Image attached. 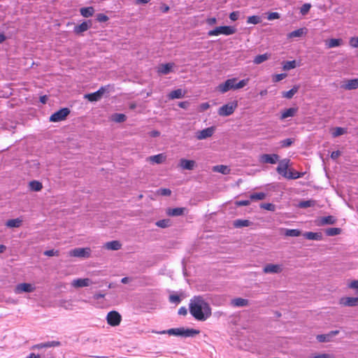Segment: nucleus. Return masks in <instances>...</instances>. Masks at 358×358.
Returning a JSON list of instances; mask_svg holds the SVG:
<instances>
[{
  "label": "nucleus",
  "instance_id": "c85d7f7f",
  "mask_svg": "<svg viewBox=\"0 0 358 358\" xmlns=\"http://www.w3.org/2000/svg\"><path fill=\"white\" fill-rule=\"evenodd\" d=\"M306 34V28H300L299 29L294 30L288 34L287 37L289 38H296V37H301Z\"/></svg>",
  "mask_w": 358,
  "mask_h": 358
},
{
  "label": "nucleus",
  "instance_id": "3c124183",
  "mask_svg": "<svg viewBox=\"0 0 358 358\" xmlns=\"http://www.w3.org/2000/svg\"><path fill=\"white\" fill-rule=\"evenodd\" d=\"M311 6L309 3H304L301 7L300 12L303 15H306L310 10Z\"/></svg>",
  "mask_w": 358,
  "mask_h": 358
},
{
  "label": "nucleus",
  "instance_id": "ddd939ff",
  "mask_svg": "<svg viewBox=\"0 0 358 358\" xmlns=\"http://www.w3.org/2000/svg\"><path fill=\"white\" fill-rule=\"evenodd\" d=\"M215 132V127H210L196 133V137L198 140H203L209 138L213 135Z\"/></svg>",
  "mask_w": 358,
  "mask_h": 358
},
{
  "label": "nucleus",
  "instance_id": "20e7f679",
  "mask_svg": "<svg viewBox=\"0 0 358 358\" xmlns=\"http://www.w3.org/2000/svg\"><path fill=\"white\" fill-rule=\"evenodd\" d=\"M236 29L234 27L221 26V27H217L214 29L209 31L208 33V35L210 36H219L220 34L229 36V35L234 34L236 32Z\"/></svg>",
  "mask_w": 358,
  "mask_h": 358
},
{
  "label": "nucleus",
  "instance_id": "8fccbe9b",
  "mask_svg": "<svg viewBox=\"0 0 358 358\" xmlns=\"http://www.w3.org/2000/svg\"><path fill=\"white\" fill-rule=\"evenodd\" d=\"M302 176L298 171H289L287 179H297Z\"/></svg>",
  "mask_w": 358,
  "mask_h": 358
},
{
  "label": "nucleus",
  "instance_id": "2eb2a0df",
  "mask_svg": "<svg viewBox=\"0 0 358 358\" xmlns=\"http://www.w3.org/2000/svg\"><path fill=\"white\" fill-rule=\"evenodd\" d=\"M196 165L194 160H189L186 159H181L179 162V166L184 170H193Z\"/></svg>",
  "mask_w": 358,
  "mask_h": 358
},
{
  "label": "nucleus",
  "instance_id": "a211bd4d",
  "mask_svg": "<svg viewBox=\"0 0 358 358\" xmlns=\"http://www.w3.org/2000/svg\"><path fill=\"white\" fill-rule=\"evenodd\" d=\"M342 87L347 90H352L358 88V78L348 80Z\"/></svg>",
  "mask_w": 358,
  "mask_h": 358
},
{
  "label": "nucleus",
  "instance_id": "c756f323",
  "mask_svg": "<svg viewBox=\"0 0 358 358\" xmlns=\"http://www.w3.org/2000/svg\"><path fill=\"white\" fill-rule=\"evenodd\" d=\"M213 171L215 172L221 173L224 175H227L230 173V169L227 166L217 165L213 167Z\"/></svg>",
  "mask_w": 358,
  "mask_h": 358
},
{
  "label": "nucleus",
  "instance_id": "cd10ccee",
  "mask_svg": "<svg viewBox=\"0 0 358 358\" xmlns=\"http://www.w3.org/2000/svg\"><path fill=\"white\" fill-rule=\"evenodd\" d=\"M185 92L182 90L178 89L171 92L169 94V98L170 99H180L185 96Z\"/></svg>",
  "mask_w": 358,
  "mask_h": 358
},
{
  "label": "nucleus",
  "instance_id": "a18cd8bd",
  "mask_svg": "<svg viewBox=\"0 0 358 358\" xmlns=\"http://www.w3.org/2000/svg\"><path fill=\"white\" fill-rule=\"evenodd\" d=\"M341 229L340 228H328L326 229L325 233L329 236H334L341 234Z\"/></svg>",
  "mask_w": 358,
  "mask_h": 358
},
{
  "label": "nucleus",
  "instance_id": "c03bdc74",
  "mask_svg": "<svg viewBox=\"0 0 358 358\" xmlns=\"http://www.w3.org/2000/svg\"><path fill=\"white\" fill-rule=\"evenodd\" d=\"M347 132L346 129L342 127H336L333 129L331 134L332 136L336 138L341 136Z\"/></svg>",
  "mask_w": 358,
  "mask_h": 358
},
{
  "label": "nucleus",
  "instance_id": "aec40b11",
  "mask_svg": "<svg viewBox=\"0 0 358 358\" xmlns=\"http://www.w3.org/2000/svg\"><path fill=\"white\" fill-rule=\"evenodd\" d=\"M341 303L345 306H355L358 303L357 297H345L341 299Z\"/></svg>",
  "mask_w": 358,
  "mask_h": 358
},
{
  "label": "nucleus",
  "instance_id": "39448f33",
  "mask_svg": "<svg viewBox=\"0 0 358 358\" xmlns=\"http://www.w3.org/2000/svg\"><path fill=\"white\" fill-rule=\"evenodd\" d=\"M69 256L80 258H89L91 255L90 248H77L69 252Z\"/></svg>",
  "mask_w": 358,
  "mask_h": 358
},
{
  "label": "nucleus",
  "instance_id": "69168bd1",
  "mask_svg": "<svg viewBox=\"0 0 358 358\" xmlns=\"http://www.w3.org/2000/svg\"><path fill=\"white\" fill-rule=\"evenodd\" d=\"M160 194L163 196H169L171 194V191L169 189H159Z\"/></svg>",
  "mask_w": 358,
  "mask_h": 358
},
{
  "label": "nucleus",
  "instance_id": "79ce46f5",
  "mask_svg": "<svg viewBox=\"0 0 358 358\" xmlns=\"http://www.w3.org/2000/svg\"><path fill=\"white\" fill-rule=\"evenodd\" d=\"M112 120L115 122H123L126 120L127 117L122 113H115L112 115Z\"/></svg>",
  "mask_w": 358,
  "mask_h": 358
},
{
  "label": "nucleus",
  "instance_id": "412c9836",
  "mask_svg": "<svg viewBox=\"0 0 358 358\" xmlns=\"http://www.w3.org/2000/svg\"><path fill=\"white\" fill-rule=\"evenodd\" d=\"M174 64L172 63L162 64L158 66L157 71L161 74H168L171 72Z\"/></svg>",
  "mask_w": 358,
  "mask_h": 358
},
{
  "label": "nucleus",
  "instance_id": "37998d69",
  "mask_svg": "<svg viewBox=\"0 0 358 358\" xmlns=\"http://www.w3.org/2000/svg\"><path fill=\"white\" fill-rule=\"evenodd\" d=\"M29 186L31 190L36 192L40 191L43 187L42 184L36 180L31 181L29 184Z\"/></svg>",
  "mask_w": 358,
  "mask_h": 358
},
{
  "label": "nucleus",
  "instance_id": "864d4df0",
  "mask_svg": "<svg viewBox=\"0 0 358 358\" xmlns=\"http://www.w3.org/2000/svg\"><path fill=\"white\" fill-rule=\"evenodd\" d=\"M287 77L286 73L275 74L273 76V82H279Z\"/></svg>",
  "mask_w": 358,
  "mask_h": 358
},
{
  "label": "nucleus",
  "instance_id": "6ab92c4d",
  "mask_svg": "<svg viewBox=\"0 0 358 358\" xmlns=\"http://www.w3.org/2000/svg\"><path fill=\"white\" fill-rule=\"evenodd\" d=\"M338 333V331H332L327 334H320L317 336V340L321 343L329 342L331 341V338L336 335Z\"/></svg>",
  "mask_w": 358,
  "mask_h": 358
},
{
  "label": "nucleus",
  "instance_id": "052dcab7",
  "mask_svg": "<svg viewBox=\"0 0 358 358\" xmlns=\"http://www.w3.org/2000/svg\"><path fill=\"white\" fill-rule=\"evenodd\" d=\"M239 17V12L238 11H234L230 13L229 18L232 21H236Z\"/></svg>",
  "mask_w": 358,
  "mask_h": 358
},
{
  "label": "nucleus",
  "instance_id": "5701e85b",
  "mask_svg": "<svg viewBox=\"0 0 358 358\" xmlns=\"http://www.w3.org/2000/svg\"><path fill=\"white\" fill-rule=\"evenodd\" d=\"M303 236L308 240H316V241H320L322 238V234L319 232H305Z\"/></svg>",
  "mask_w": 358,
  "mask_h": 358
},
{
  "label": "nucleus",
  "instance_id": "4d7b16f0",
  "mask_svg": "<svg viewBox=\"0 0 358 358\" xmlns=\"http://www.w3.org/2000/svg\"><path fill=\"white\" fill-rule=\"evenodd\" d=\"M96 19L100 22H105L108 20V17L105 14L99 13L97 15Z\"/></svg>",
  "mask_w": 358,
  "mask_h": 358
},
{
  "label": "nucleus",
  "instance_id": "473e14b6",
  "mask_svg": "<svg viewBox=\"0 0 358 358\" xmlns=\"http://www.w3.org/2000/svg\"><path fill=\"white\" fill-rule=\"evenodd\" d=\"M184 210V208H169L166 213L169 216H179L183 214Z\"/></svg>",
  "mask_w": 358,
  "mask_h": 358
},
{
  "label": "nucleus",
  "instance_id": "5fc2aeb1",
  "mask_svg": "<svg viewBox=\"0 0 358 358\" xmlns=\"http://www.w3.org/2000/svg\"><path fill=\"white\" fill-rule=\"evenodd\" d=\"M262 208L265 210H270V211H273V210H275V206L270 203H263L262 205Z\"/></svg>",
  "mask_w": 358,
  "mask_h": 358
},
{
  "label": "nucleus",
  "instance_id": "a878e982",
  "mask_svg": "<svg viewBox=\"0 0 358 358\" xmlns=\"http://www.w3.org/2000/svg\"><path fill=\"white\" fill-rule=\"evenodd\" d=\"M22 222V220L20 218L8 220L6 222V226L8 228H17L20 227Z\"/></svg>",
  "mask_w": 358,
  "mask_h": 358
},
{
  "label": "nucleus",
  "instance_id": "b1692460",
  "mask_svg": "<svg viewBox=\"0 0 358 358\" xmlns=\"http://www.w3.org/2000/svg\"><path fill=\"white\" fill-rule=\"evenodd\" d=\"M166 159V157L164 153L152 155L149 157L150 162L157 164L163 163Z\"/></svg>",
  "mask_w": 358,
  "mask_h": 358
},
{
  "label": "nucleus",
  "instance_id": "f03ea898",
  "mask_svg": "<svg viewBox=\"0 0 358 358\" xmlns=\"http://www.w3.org/2000/svg\"><path fill=\"white\" fill-rule=\"evenodd\" d=\"M237 78H233L227 80L224 83L220 84L217 90L221 93H225L229 90H236L244 87L249 82V78L243 79L236 83Z\"/></svg>",
  "mask_w": 358,
  "mask_h": 358
},
{
  "label": "nucleus",
  "instance_id": "6e6d98bb",
  "mask_svg": "<svg viewBox=\"0 0 358 358\" xmlns=\"http://www.w3.org/2000/svg\"><path fill=\"white\" fill-rule=\"evenodd\" d=\"M169 301L172 303L178 304L180 302V299L178 295H171Z\"/></svg>",
  "mask_w": 358,
  "mask_h": 358
},
{
  "label": "nucleus",
  "instance_id": "e2e57ef3",
  "mask_svg": "<svg viewBox=\"0 0 358 358\" xmlns=\"http://www.w3.org/2000/svg\"><path fill=\"white\" fill-rule=\"evenodd\" d=\"M44 255L48 257H52L55 255H58V251H55L54 250H49L44 252Z\"/></svg>",
  "mask_w": 358,
  "mask_h": 358
},
{
  "label": "nucleus",
  "instance_id": "f704fd0d",
  "mask_svg": "<svg viewBox=\"0 0 358 358\" xmlns=\"http://www.w3.org/2000/svg\"><path fill=\"white\" fill-rule=\"evenodd\" d=\"M299 86L294 85L290 90L282 92V96L286 99H292L294 95L298 92Z\"/></svg>",
  "mask_w": 358,
  "mask_h": 358
},
{
  "label": "nucleus",
  "instance_id": "f257e3e1",
  "mask_svg": "<svg viewBox=\"0 0 358 358\" xmlns=\"http://www.w3.org/2000/svg\"><path fill=\"white\" fill-rule=\"evenodd\" d=\"M189 311L192 316L200 321H205L211 315V309L201 296L194 297L189 303Z\"/></svg>",
  "mask_w": 358,
  "mask_h": 358
},
{
  "label": "nucleus",
  "instance_id": "0e129e2a",
  "mask_svg": "<svg viewBox=\"0 0 358 358\" xmlns=\"http://www.w3.org/2000/svg\"><path fill=\"white\" fill-rule=\"evenodd\" d=\"M210 108V104L208 102L202 103L199 106V110L201 112L205 111Z\"/></svg>",
  "mask_w": 358,
  "mask_h": 358
},
{
  "label": "nucleus",
  "instance_id": "72a5a7b5",
  "mask_svg": "<svg viewBox=\"0 0 358 358\" xmlns=\"http://www.w3.org/2000/svg\"><path fill=\"white\" fill-rule=\"evenodd\" d=\"M80 14L85 17H89L93 15L94 9L93 7H84L80 10Z\"/></svg>",
  "mask_w": 358,
  "mask_h": 358
},
{
  "label": "nucleus",
  "instance_id": "f3484780",
  "mask_svg": "<svg viewBox=\"0 0 358 358\" xmlns=\"http://www.w3.org/2000/svg\"><path fill=\"white\" fill-rule=\"evenodd\" d=\"M59 345H60V342L56 341H48V342H46V343L35 345H34L32 347V349H34V350H36V349L41 350V349H43L44 348L57 347V346H59Z\"/></svg>",
  "mask_w": 358,
  "mask_h": 358
},
{
  "label": "nucleus",
  "instance_id": "603ef678",
  "mask_svg": "<svg viewBox=\"0 0 358 358\" xmlns=\"http://www.w3.org/2000/svg\"><path fill=\"white\" fill-rule=\"evenodd\" d=\"M280 145L283 148H287L290 146L293 143V141L292 138H286L280 141Z\"/></svg>",
  "mask_w": 358,
  "mask_h": 358
},
{
  "label": "nucleus",
  "instance_id": "9d476101",
  "mask_svg": "<svg viewBox=\"0 0 358 358\" xmlns=\"http://www.w3.org/2000/svg\"><path fill=\"white\" fill-rule=\"evenodd\" d=\"M108 87H101L99 90L94 93L86 94L84 96L85 99H87L90 101H97L101 99L103 94L107 91Z\"/></svg>",
  "mask_w": 358,
  "mask_h": 358
},
{
  "label": "nucleus",
  "instance_id": "774afa93",
  "mask_svg": "<svg viewBox=\"0 0 358 358\" xmlns=\"http://www.w3.org/2000/svg\"><path fill=\"white\" fill-rule=\"evenodd\" d=\"M26 358H46V357H45V355L44 354L36 355L34 353H31Z\"/></svg>",
  "mask_w": 358,
  "mask_h": 358
},
{
  "label": "nucleus",
  "instance_id": "c9c22d12",
  "mask_svg": "<svg viewBox=\"0 0 358 358\" xmlns=\"http://www.w3.org/2000/svg\"><path fill=\"white\" fill-rule=\"evenodd\" d=\"M269 57H270V55L268 53H265L263 55H259L255 57L253 62L255 64H260L263 63L264 62L266 61L267 59H268Z\"/></svg>",
  "mask_w": 358,
  "mask_h": 358
},
{
  "label": "nucleus",
  "instance_id": "2f4dec72",
  "mask_svg": "<svg viewBox=\"0 0 358 358\" xmlns=\"http://www.w3.org/2000/svg\"><path fill=\"white\" fill-rule=\"evenodd\" d=\"M231 304L236 307H243L248 304V301L242 298H236L231 301Z\"/></svg>",
  "mask_w": 358,
  "mask_h": 358
},
{
  "label": "nucleus",
  "instance_id": "de8ad7c7",
  "mask_svg": "<svg viewBox=\"0 0 358 358\" xmlns=\"http://www.w3.org/2000/svg\"><path fill=\"white\" fill-rule=\"evenodd\" d=\"M266 196L264 192L253 193L250 195V198L251 200H263Z\"/></svg>",
  "mask_w": 358,
  "mask_h": 358
},
{
  "label": "nucleus",
  "instance_id": "ea45409f",
  "mask_svg": "<svg viewBox=\"0 0 358 358\" xmlns=\"http://www.w3.org/2000/svg\"><path fill=\"white\" fill-rule=\"evenodd\" d=\"M250 224V222L248 220H236L234 222V225L236 228L248 227Z\"/></svg>",
  "mask_w": 358,
  "mask_h": 358
},
{
  "label": "nucleus",
  "instance_id": "bb28decb",
  "mask_svg": "<svg viewBox=\"0 0 358 358\" xmlns=\"http://www.w3.org/2000/svg\"><path fill=\"white\" fill-rule=\"evenodd\" d=\"M104 248L108 250H117L120 249L121 244L118 241H112L110 242H107L104 245Z\"/></svg>",
  "mask_w": 358,
  "mask_h": 358
},
{
  "label": "nucleus",
  "instance_id": "a19ab883",
  "mask_svg": "<svg viewBox=\"0 0 358 358\" xmlns=\"http://www.w3.org/2000/svg\"><path fill=\"white\" fill-rule=\"evenodd\" d=\"M89 29V24L87 22H83L78 26L75 27V32L77 34H80L87 31Z\"/></svg>",
  "mask_w": 358,
  "mask_h": 358
},
{
  "label": "nucleus",
  "instance_id": "4468645a",
  "mask_svg": "<svg viewBox=\"0 0 358 358\" xmlns=\"http://www.w3.org/2000/svg\"><path fill=\"white\" fill-rule=\"evenodd\" d=\"M92 284V281L90 278H77L71 282V285L76 288L88 287Z\"/></svg>",
  "mask_w": 358,
  "mask_h": 358
},
{
  "label": "nucleus",
  "instance_id": "6e6552de",
  "mask_svg": "<svg viewBox=\"0 0 358 358\" xmlns=\"http://www.w3.org/2000/svg\"><path fill=\"white\" fill-rule=\"evenodd\" d=\"M35 289L36 287L34 285L24 282L17 284L14 288V292L16 294H20L22 293H31L33 292Z\"/></svg>",
  "mask_w": 358,
  "mask_h": 358
},
{
  "label": "nucleus",
  "instance_id": "bf43d9fd",
  "mask_svg": "<svg viewBox=\"0 0 358 358\" xmlns=\"http://www.w3.org/2000/svg\"><path fill=\"white\" fill-rule=\"evenodd\" d=\"M280 18V14L278 13H270L267 17L268 20H273Z\"/></svg>",
  "mask_w": 358,
  "mask_h": 358
},
{
  "label": "nucleus",
  "instance_id": "e433bc0d",
  "mask_svg": "<svg viewBox=\"0 0 358 358\" xmlns=\"http://www.w3.org/2000/svg\"><path fill=\"white\" fill-rule=\"evenodd\" d=\"M284 234L286 236H292V237H297L301 235V231L299 229H282Z\"/></svg>",
  "mask_w": 358,
  "mask_h": 358
},
{
  "label": "nucleus",
  "instance_id": "13d9d810",
  "mask_svg": "<svg viewBox=\"0 0 358 358\" xmlns=\"http://www.w3.org/2000/svg\"><path fill=\"white\" fill-rule=\"evenodd\" d=\"M349 43L353 48H358V37L350 38Z\"/></svg>",
  "mask_w": 358,
  "mask_h": 358
},
{
  "label": "nucleus",
  "instance_id": "0eeeda50",
  "mask_svg": "<svg viewBox=\"0 0 358 358\" xmlns=\"http://www.w3.org/2000/svg\"><path fill=\"white\" fill-rule=\"evenodd\" d=\"M106 321L109 325L116 327L120 324L122 316L118 312L112 310L107 314Z\"/></svg>",
  "mask_w": 358,
  "mask_h": 358
},
{
  "label": "nucleus",
  "instance_id": "f8f14e48",
  "mask_svg": "<svg viewBox=\"0 0 358 358\" xmlns=\"http://www.w3.org/2000/svg\"><path fill=\"white\" fill-rule=\"evenodd\" d=\"M289 164V159H283L279 162V164L276 169L277 172L285 178L288 177L289 171H287V169Z\"/></svg>",
  "mask_w": 358,
  "mask_h": 358
},
{
  "label": "nucleus",
  "instance_id": "338daca9",
  "mask_svg": "<svg viewBox=\"0 0 358 358\" xmlns=\"http://www.w3.org/2000/svg\"><path fill=\"white\" fill-rule=\"evenodd\" d=\"M341 155V152L339 150L334 151L331 154V158L334 160H336L340 157Z\"/></svg>",
  "mask_w": 358,
  "mask_h": 358
},
{
  "label": "nucleus",
  "instance_id": "7ed1b4c3",
  "mask_svg": "<svg viewBox=\"0 0 358 358\" xmlns=\"http://www.w3.org/2000/svg\"><path fill=\"white\" fill-rule=\"evenodd\" d=\"M199 331L194 329H185V328H173L169 329L166 331H162L159 332V334H168L171 336H182V337H193L195 335L198 334Z\"/></svg>",
  "mask_w": 358,
  "mask_h": 358
},
{
  "label": "nucleus",
  "instance_id": "dca6fc26",
  "mask_svg": "<svg viewBox=\"0 0 358 358\" xmlns=\"http://www.w3.org/2000/svg\"><path fill=\"white\" fill-rule=\"evenodd\" d=\"M281 271V266L278 264H268L264 267V272L266 273H278Z\"/></svg>",
  "mask_w": 358,
  "mask_h": 358
},
{
  "label": "nucleus",
  "instance_id": "4c0bfd02",
  "mask_svg": "<svg viewBox=\"0 0 358 358\" xmlns=\"http://www.w3.org/2000/svg\"><path fill=\"white\" fill-rule=\"evenodd\" d=\"M342 42L341 39L331 38L326 41V45L328 48H332L341 45Z\"/></svg>",
  "mask_w": 358,
  "mask_h": 358
},
{
  "label": "nucleus",
  "instance_id": "49530a36",
  "mask_svg": "<svg viewBox=\"0 0 358 358\" xmlns=\"http://www.w3.org/2000/svg\"><path fill=\"white\" fill-rule=\"evenodd\" d=\"M262 21L261 17L257 15H252L248 17L247 23L248 24H257L260 23Z\"/></svg>",
  "mask_w": 358,
  "mask_h": 358
},
{
  "label": "nucleus",
  "instance_id": "9b49d317",
  "mask_svg": "<svg viewBox=\"0 0 358 358\" xmlns=\"http://www.w3.org/2000/svg\"><path fill=\"white\" fill-rule=\"evenodd\" d=\"M279 160V156L277 154H264L259 157V162L262 164H275Z\"/></svg>",
  "mask_w": 358,
  "mask_h": 358
},
{
  "label": "nucleus",
  "instance_id": "680f3d73",
  "mask_svg": "<svg viewBox=\"0 0 358 358\" xmlns=\"http://www.w3.org/2000/svg\"><path fill=\"white\" fill-rule=\"evenodd\" d=\"M236 203L238 206H248L250 203V201L248 199L240 200V201H237L236 202Z\"/></svg>",
  "mask_w": 358,
  "mask_h": 358
},
{
  "label": "nucleus",
  "instance_id": "4be33fe9",
  "mask_svg": "<svg viewBox=\"0 0 358 358\" xmlns=\"http://www.w3.org/2000/svg\"><path fill=\"white\" fill-rule=\"evenodd\" d=\"M298 110V108H289L288 109L285 110L280 116L281 120H285L289 117H294Z\"/></svg>",
  "mask_w": 358,
  "mask_h": 358
},
{
  "label": "nucleus",
  "instance_id": "7c9ffc66",
  "mask_svg": "<svg viewBox=\"0 0 358 358\" xmlns=\"http://www.w3.org/2000/svg\"><path fill=\"white\" fill-rule=\"evenodd\" d=\"M317 202L315 200L310 199L306 201H301L299 203L298 206L301 208H307L315 206Z\"/></svg>",
  "mask_w": 358,
  "mask_h": 358
},
{
  "label": "nucleus",
  "instance_id": "09e8293b",
  "mask_svg": "<svg viewBox=\"0 0 358 358\" xmlns=\"http://www.w3.org/2000/svg\"><path fill=\"white\" fill-rule=\"evenodd\" d=\"M170 220H161L156 222V225L161 228H166L168 227L170 225Z\"/></svg>",
  "mask_w": 358,
  "mask_h": 358
},
{
  "label": "nucleus",
  "instance_id": "393cba45",
  "mask_svg": "<svg viewBox=\"0 0 358 358\" xmlns=\"http://www.w3.org/2000/svg\"><path fill=\"white\" fill-rule=\"evenodd\" d=\"M336 220L335 217L331 215L322 217L319 220L318 225L333 224L336 222Z\"/></svg>",
  "mask_w": 358,
  "mask_h": 358
},
{
  "label": "nucleus",
  "instance_id": "423d86ee",
  "mask_svg": "<svg viewBox=\"0 0 358 358\" xmlns=\"http://www.w3.org/2000/svg\"><path fill=\"white\" fill-rule=\"evenodd\" d=\"M237 106V101L230 102L220 107L218 110V114L220 116H229L234 113Z\"/></svg>",
  "mask_w": 358,
  "mask_h": 358
},
{
  "label": "nucleus",
  "instance_id": "1a4fd4ad",
  "mask_svg": "<svg viewBox=\"0 0 358 358\" xmlns=\"http://www.w3.org/2000/svg\"><path fill=\"white\" fill-rule=\"evenodd\" d=\"M70 113V110L67 108H64L54 113L50 117V121L53 122L64 120Z\"/></svg>",
  "mask_w": 358,
  "mask_h": 358
},
{
  "label": "nucleus",
  "instance_id": "58836bf2",
  "mask_svg": "<svg viewBox=\"0 0 358 358\" xmlns=\"http://www.w3.org/2000/svg\"><path fill=\"white\" fill-rule=\"evenodd\" d=\"M296 67V62L295 60L287 61L282 63V69L284 71H289Z\"/></svg>",
  "mask_w": 358,
  "mask_h": 358
}]
</instances>
